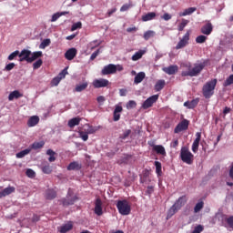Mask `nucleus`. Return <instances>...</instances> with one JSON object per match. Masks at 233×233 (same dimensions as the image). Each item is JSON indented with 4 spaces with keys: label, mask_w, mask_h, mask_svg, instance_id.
<instances>
[{
    "label": "nucleus",
    "mask_w": 233,
    "mask_h": 233,
    "mask_svg": "<svg viewBox=\"0 0 233 233\" xmlns=\"http://www.w3.org/2000/svg\"><path fill=\"white\" fill-rule=\"evenodd\" d=\"M186 68H187L188 71H183L181 73V76L183 77H196L198 74H201V71L203 68H205V64H196L195 66L192 68V66L190 63L185 65ZM192 68V69H190Z\"/></svg>",
    "instance_id": "f257e3e1"
},
{
    "label": "nucleus",
    "mask_w": 233,
    "mask_h": 233,
    "mask_svg": "<svg viewBox=\"0 0 233 233\" xmlns=\"http://www.w3.org/2000/svg\"><path fill=\"white\" fill-rule=\"evenodd\" d=\"M218 85V79L213 78L206 83L202 86V96L205 99H210L212 96H214V90H216V86Z\"/></svg>",
    "instance_id": "f03ea898"
},
{
    "label": "nucleus",
    "mask_w": 233,
    "mask_h": 233,
    "mask_svg": "<svg viewBox=\"0 0 233 233\" xmlns=\"http://www.w3.org/2000/svg\"><path fill=\"white\" fill-rule=\"evenodd\" d=\"M187 203V197L182 196L180 197L175 204L168 209L167 215V219H170L172 216H174L178 210L181 209V207Z\"/></svg>",
    "instance_id": "7ed1b4c3"
},
{
    "label": "nucleus",
    "mask_w": 233,
    "mask_h": 233,
    "mask_svg": "<svg viewBox=\"0 0 233 233\" xmlns=\"http://www.w3.org/2000/svg\"><path fill=\"white\" fill-rule=\"evenodd\" d=\"M116 208L121 216H128V214H130L132 211L130 203L127 199L117 200Z\"/></svg>",
    "instance_id": "20e7f679"
},
{
    "label": "nucleus",
    "mask_w": 233,
    "mask_h": 233,
    "mask_svg": "<svg viewBox=\"0 0 233 233\" xmlns=\"http://www.w3.org/2000/svg\"><path fill=\"white\" fill-rule=\"evenodd\" d=\"M180 159L187 165H192L194 163V155L188 150V147H183L180 150Z\"/></svg>",
    "instance_id": "39448f33"
},
{
    "label": "nucleus",
    "mask_w": 233,
    "mask_h": 233,
    "mask_svg": "<svg viewBox=\"0 0 233 233\" xmlns=\"http://www.w3.org/2000/svg\"><path fill=\"white\" fill-rule=\"evenodd\" d=\"M77 199V196L74 195V190L69 188L66 197L62 198L60 203H62L63 207H70V205H74Z\"/></svg>",
    "instance_id": "423d86ee"
},
{
    "label": "nucleus",
    "mask_w": 233,
    "mask_h": 233,
    "mask_svg": "<svg viewBox=\"0 0 233 233\" xmlns=\"http://www.w3.org/2000/svg\"><path fill=\"white\" fill-rule=\"evenodd\" d=\"M157 99H159V95H153L149 96L143 104L142 108L144 110H147V108H151L154 106V103H157Z\"/></svg>",
    "instance_id": "0eeeda50"
},
{
    "label": "nucleus",
    "mask_w": 233,
    "mask_h": 233,
    "mask_svg": "<svg viewBox=\"0 0 233 233\" xmlns=\"http://www.w3.org/2000/svg\"><path fill=\"white\" fill-rule=\"evenodd\" d=\"M188 41H190V31H187L179 40V42L176 46V50H181V48H185V46L188 45Z\"/></svg>",
    "instance_id": "6e6552de"
},
{
    "label": "nucleus",
    "mask_w": 233,
    "mask_h": 233,
    "mask_svg": "<svg viewBox=\"0 0 233 233\" xmlns=\"http://www.w3.org/2000/svg\"><path fill=\"white\" fill-rule=\"evenodd\" d=\"M117 72V66L114 64H109L106 66L101 71L102 76H110L111 74H116Z\"/></svg>",
    "instance_id": "1a4fd4ad"
},
{
    "label": "nucleus",
    "mask_w": 233,
    "mask_h": 233,
    "mask_svg": "<svg viewBox=\"0 0 233 233\" xmlns=\"http://www.w3.org/2000/svg\"><path fill=\"white\" fill-rule=\"evenodd\" d=\"M108 85H110V82L105 78L95 79L93 81L94 88H105L106 86H108Z\"/></svg>",
    "instance_id": "9d476101"
},
{
    "label": "nucleus",
    "mask_w": 233,
    "mask_h": 233,
    "mask_svg": "<svg viewBox=\"0 0 233 233\" xmlns=\"http://www.w3.org/2000/svg\"><path fill=\"white\" fill-rule=\"evenodd\" d=\"M188 125H189L188 120H187V119L182 120L175 127V129H174L175 134H179V132H183V130H187Z\"/></svg>",
    "instance_id": "9b49d317"
},
{
    "label": "nucleus",
    "mask_w": 233,
    "mask_h": 233,
    "mask_svg": "<svg viewBox=\"0 0 233 233\" xmlns=\"http://www.w3.org/2000/svg\"><path fill=\"white\" fill-rule=\"evenodd\" d=\"M32 56V51L28 50V49H23L20 53H19V61L21 63H23V61H26L27 63H30V57Z\"/></svg>",
    "instance_id": "f8f14e48"
},
{
    "label": "nucleus",
    "mask_w": 233,
    "mask_h": 233,
    "mask_svg": "<svg viewBox=\"0 0 233 233\" xmlns=\"http://www.w3.org/2000/svg\"><path fill=\"white\" fill-rule=\"evenodd\" d=\"M94 212L96 216H101L103 214V201H101V198H99L95 201Z\"/></svg>",
    "instance_id": "ddd939ff"
},
{
    "label": "nucleus",
    "mask_w": 233,
    "mask_h": 233,
    "mask_svg": "<svg viewBox=\"0 0 233 233\" xmlns=\"http://www.w3.org/2000/svg\"><path fill=\"white\" fill-rule=\"evenodd\" d=\"M150 147H152L153 152H156V154L158 156H167V150L165 149V147L154 144H151Z\"/></svg>",
    "instance_id": "4468645a"
},
{
    "label": "nucleus",
    "mask_w": 233,
    "mask_h": 233,
    "mask_svg": "<svg viewBox=\"0 0 233 233\" xmlns=\"http://www.w3.org/2000/svg\"><path fill=\"white\" fill-rule=\"evenodd\" d=\"M200 141H201V132H198L196 133V139L192 144V152H194V154H197V152L199 150Z\"/></svg>",
    "instance_id": "2eb2a0df"
},
{
    "label": "nucleus",
    "mask_w": 233,
    "mask_h": 233,
    "mask_svg": "<svg viewBox=\"0 0 233 233\" xmlns=\"http://www.w3.org/2000/svg\"><path fill=\"white\" fill-rule=\"evenodd\" d=\"M212 30H214V26H212V23L208 22L201 27L200 32L204 34V35H210Z\"/></svg>",
    "instance_id": "dca6fc26"
},
{
    "label": "nucleus",
    "mask_w": 233,
    "mask_h": 233,
    "mask_svg": "<svg viewBox=\"0 0 233 233\" xmlns=\"http://www.w3.org/2000/svg\"><path fill=\"white\" fill-rule=\"evenodd\" d=\"M77 56V49L76 47L69 48L66 53H65V57L67 59V61H72L74 57Z\"/></svg>",
    "instance_id": "f3484780"
},
{
    "label": "nucleus",
    "mask_w": 233,
    "mask_h": 233,
    "mask_svg": "<svg viewBox=\"0 0 233 233\" xmlns=\"http://www.w3.org/2000/svg\"><path fill=\"white\" fill-rule=\"evenodd\" d=\"M15 192V187L9 186L3 189V191L0 192V199L1 198H6V196H10V194H14Z\"/></svg>",
    "instance_id": "a211bd4d"
},
{
    "label": "nucleus",
    "mask_w": 233,
    "mask_h": 233,
    "mask_svg": "<svg viewBox=\"0 0 233 233\" xmlns=\"http://www.w3.org/2000/svg\"><path fill=\"white\" fill-rule=\"evenodd\" d=\"M121 112H123V106H116L113 113V121H119L121 119Z\"/></svg>",
    "instance_id": "6ab92c4d"
},
{
    "label": "nucleus",
    "mask_w": 233,
    "mask_h": 233,
    "mask_svg": "<svg viewBox=\"0 0 233 233\" xmlns=\"http://www.w3.org/2000/svg\"><path fill=\"white\" fill-rule=\"evenodd\" d=\"M163 72H165V74H167L168 76H174V74H176L178 70L177 66H169L167 67H164Z\"/></svg>",
    "instance_id": "aec40b11"
},
{
    "label": "nucleus",
    "mask_w": 233,
    "mask_h": 233,
    "mask_svg": "<svg viewBox=\"0 0 233 233\" xmlns=\"http://www.w3.org/2000/svg\"><path fill=\"white\" fill-rule=\"evenodd\" d=\"M198 104H199V98H195L191 101H186L184 103V106H187V108H189V109H193V108H196Z\"/></svg>",
    "instance_id": "412c9836"
},
{
    "label": "nucleus",
    "mask_w": 233,
    "mask_h": 233,
    "mask_svg": "<svg viewBox=\"0 0 233 233\" xmlns=\"http://www.w3.org/2000/svg\"><path fill=\"white\" fill-rule=\"evenodd\" d=\"M82 132H84L85 134H96V132H97V127H94L88 124H86L84 126V130H82Z\"/></svg>",
    "instance_id": "4be33fe9"
},
{
    "label": "nucleus",
    "mask_w": 233,
    "mask_h": 233,
    "mask_svg": "<svg viewBox=\"0 0 233 233\" xmlns=\"http://www.w3.org/2000/svg\"><path fill=\"white\" fill-rule=\"evenodd\" d=\"M88 88V82L84 81L82 84H77L75 87V92H83Z\"/></svg>",
    "instance_id": "5701e85b"
},
{
    "label": "nucleus",
    "mask_w": 233,
    "mask_h": 233,
    "mask_svg": "<svg viewBox=\"0 0 233 233\" xmlns=\"http://www.w3.org/2000/svg\"><path fill=\"white\" fill-rule=\"evenodd\" d=\"M82 167L79 162L74 161L67 166V170H81Z\"/></svg>",
    "instance_id": "b1692460"
},
{
    "label": "nucleus",
    "mask_w": 233,
    "mask_h": 233,
    "mask_svg": "<svg viewBox=\"0 0 233 233\" xmlns=\"http://www.w3.org/2000/svg\"><path fill=\"white\" fill-rule=\"evenodd\" d=\"M19 97H23V94H21L19 91L15 90L11 92L8 96L9 101H14V99H19Z\"/></svg>",
    "instance_id": "393cba45"
},
{
    "label": "nucleus",
    "mask_w": 233,
    "mask_h": 233,
    "mask_svg": "<svg viewBox=\"0 0 233 233\" xmlns=\"http://www.w3.org/2000/svg\"><path fill=\"white\" fill-rule=\"evenodd\" d=\"M79 123H81V118L74 117L68 121L67 125H68L69 128H74V127H77V125H79Z\"/></svg>",
    "instance_id": "a878e982"
},
{
    "label": "nucleus",
    "mask_w": 233,
    "mask_h": 233,
    "mask_svg": "<svg viewBox=\"0 0 233 233\" xmlns=\"http://www.w3.org/2000/svg\"><path fill=\"white\" fill-rule=\"evenodd\" d=\"M39 57H43L42 51H35L34 53H31L29 63H34V61H35V59H39Z\"/></svg>",
    "instance_id": "bb28decb"
},
{
    "label": "nucleus",
    "mask_w": 233,
    "mask_h": 233,
    "mask_svg": "<svg viewBox=\"0 0 233 233\" xmlns=\"http://www.w3.org/2000/svg\"><path fill=\"white\" fill-rule=\"evenodd\" d=\"M196 10H198V8L188 7V8L185 9L184 12H180L179 16L185 17V15H190V14H194V12H196Z\"/></svg>",
    "instance_id": "cd10ccee"
},
{
    "label": "nucleus",
    "mask_w": 233,
    "mask_h": 233,
    "mask_svg": "<svg viewBox=\"0 0 233 233\" xmlns=\"http://www.w3.org/2000/svg\"><path fill=\"white\" fill-rule=\"evenodd\" d=\"M72 228H74V225L72 224V222H68L67 224H65L60 228V232L61 233L70 232Z\"/></svg>",
    "instance_id": "c85d7f7f"
},
{
    "label": "nucleus",
    "mask_w": 233,
    "mask_h": 233,
    "mask_svg": "<svg viewBox=\"0 0 233 233\" xmlns=\"http://www.w3.org/2000/svg\"><path fill=\"white\" fill-rule=\"evenodd\" d=\"M46 198L47 199H56V198H57V192L54 189H47L46 191Z\"/></svg>",
    "instance_id": "c756f323"
},
{
    "label": "nucleus",
    "mask_w": 233,
    "mask_h": 233,
    "mask_svg": "<svg viewBox=\"0 0 233 233\" xmlns=\"http://www.w3.org/2000/svg\"><path fill=\"white\" fill-rule=\"evenodd\" d=\"M39 123V116H31L28 121H27V126L28 127H35Z\"/></svg>",
    "instance_id": "7c9ffc66"
},
{
    "label": "nucleus",
    "mask_w": 233,
    "mask_h": 233,
    "mask_svg": "<svg viewBox=\"0 0 233 233\" xmlns=\"http://www.w3.org/2000/svg\"><path fill=\"white\" fill-rule=\"evenodd\" d=\"M152 19H156V13L150 12L144 15H142V21L147 23V21H152Z\"/></svg>",
    "instance_id": "2f4dec72"
},
{
    "label": "nucleus",
    "mask_w": 233,
    "mask_h": 233,
    "mask_svg": "<svg viewBox=\"0 0 233 233\" xmlns=\"http://www.w3.org/2000/svg\"><path fill=\"white\" fill-rule=\"evenodd\" d=\"M145 73L144 72H140L138 73L134 79V83L135 85H139V83H141L143 81V79H145Z\"/></svg>",
    "instance_id": "473e14b6"
},
{
    "label": "nucleus",
    "mask_w": 233,
    "mask_h": 233,
    "mask_svg": "<svg viewBox=\"0 0 233 233\" xmlns=\"http://www.w3.org/2000/svg\"><path fill=\"white\" fill-rule=\"evenodd\" d=\"M165 88V80H158L155 85L156 92H161Z\"/></svg>",
    "instance_id": "72a5a7b5"
},
{
    "label": "nucleus",
    "mask_w": 233,
    "mask_h": 233,
    "mask_svg": "<svg viewBox=\"0 0 233 233\" xmlns=\"http://www.w3.org/2000/svg\"><path fill=\"white\" fill-rule=\"evenodd\" d=\"M45 147V141L35 142L31 145V148L33 150H39V148H43Z\"/></svg>",
    "instance_id": "f704fd0d"
},
{
    "label": "nucleus",
    "mask_w": 233,
    "mask_h": 233,
    "mask_svg": "<svg viewBox=\"0 0 233 233\" xmlns=\"http://www.w3.org/2000/svg\"><path fill=\"white\" fill-rule=\"evenodd\" d=\"M144 55H145V51H143V50H140V51L135 53L132 56V61H139V59H141V57H143Z\"/></svg>",
    "instance_id": "c9c22d12"
},
{
    "label": "nucleus",
    "mask_w": 233,
    "mask_h": 233,
    "mask_svg": "<svg viewBox=\"0 0 233 233\" xmlns=\"http://www.w3.org/2000/svg\"><path fill=\"white\" fill-rule=\"evenodd\" d=\"M31 151H32L31 148H27V149L22 150V151H20V152H18L16 154V157L18 159H21V158L25 157V156H28V153L31 152Z\"/></svg>",
    "instance_id": "e433bc0d"
},
{
    "label": "nucleus",
    "mask_w": 233,
    "mask_h": 233,
    "mask_svg": "<svg viewBox=\"0 0 233 233\" xmlns=\"http://www.w3.org/2000/svg\"><path fill=\"white\" fill-rule=\"evenodd\" d=\"M46 155H47V156H50V157L48 158V161H49L50 163H54V161H56V153L54 152V150H52V149H47Z\"/></svg>",
    "instance_id": "4c0bfd02"
},
{
    "label": "nucleus",
    "mask_w": 233,
    "mask_h": 233,
    "mask_svg": "<svg viewBox=\"0 0 233 233\" xmlns=\"http://www.w3.org/2000/svg\"><path fill=\"white\" fill-rule=\"evenodd\" d=\"M188 23H190V21L183 18L182 22L178 25V32H183L185 30V26H187V25H188Z\"/></svg>",
    "instance_id": "58836bf2"
},
{
    "label": "nucleus",
    "mask_w": 233,
    "mask_h": 233,
    "mask_svg": "<svg viewBox=\"0 0 233 233\" xmlns=\"http://www.w3.org/2000/svg\"><path fill=\"white\" fill-rule=\"evenodd\" d=\"M155 167H156V173L157 176H161L163 174V171L161 170V162L159 161H155Z\"/></svg>",
    "instance_id": "ea45409f"
},
{
    "label": "nucleus",
    "mask_w": 233,
    "mask_h": 233,
    "mask_svg": "<svg viewBox=\"0 0 233 233\" xmlns=\"http://www.w3.org/2000/svg\"><path fill=\"white\" fill-rule=\"evenodd\" d=\"M233 86V75H230L223 83V86Z\"/></svg>",
    "instance_id": "a19ab883"
},
{
    "label": "nucleus",
    "mask_w": 233,
    "mask_h": 233,
    "mask_svg": "<svg viewBox=\"0 0 233 233\" xmlns=\"http://www.w3.org/2000/svg\"><path fill=\"white\" fill-rule=\"evenodd\" d=\"M156 35V32L154 31H147L146 33H144V39L145 41H148V39H150L151 37H154Z\"/></svg>",
    "instance_id": "79ce46f5"
},
{
    "label": "nucleus",
    "mask_w": 233,
    "mask_h": 233,
    "mask_svg": "<svg viewBox=\"0 0 233 233\" xmlns=\"http://www.w3.org/2000/svg\"><path fill=\"white\" fill-rule=\"evenodd\" d=\"M50 43H51L50 38L44 39L40 44L39 48H41L42 50H45L46 46H50Z\"/></svg>",
    "instance_id": "37998d69"
},
{
    "label": "nucleus",
    "mask_w": 233,
    "mask_h": 233,
    "mask_svg": "<svg viewBox=\"0 0 233 233\" xmlns=\"http://www.w3.org/2000/svg\"><path fill=\"white\" fill-rule=\"evenodd\" d=\"M68 74V67H66L65 69H63L56 77L61 79H65V77H66V75Z\"/></svg>",
    "instance_id": "c03bdc74"
},
{
    "label": "nucleus",
    "mask_w": 233,
    "mask_h": 233,
    "mask_svg": "<svg viewBox=\"0 0 233 233\" xmlns=\"http://www.w3.org/2000/svg\"><path fill=\"white\" fill-rule=\"evenodd\" d=\"M207 41V36L200 35L198 36H197L196 38V43H198V45H201L203 43H206Z\"/></svg>",
    "instance_id": "a18cd8bd"
},
{
    "label": "nucleus",
    "mask_w": 233,
    "mask_h": 233,
    "mask_svg": "<svg viewBox=\"0 0 233 233\" xmlns=\"http://www.w3.org/2000/svg\"><path fill=\"white\" fill-rule=\"evenodd\" d=\"M42 66H43V60L38 59L36 62H35L33 64V68H34V70H37V69L41 68Z\"/></svg>",
    "instance_id": "49530a36"
},
{
    "label": "nucleus",
    "mask_w": 233,
    "mask_h": 233,
    "mask_svg": "<svg viewBox=\"0 0 233 233\" xmlns=\"http://www.w3.org/2000/svg\"><path fill=\"white\" fill-rule=\"evenodd\" d=\"M42 171L44 172V174H52V167L47 164L42 167Z\"/></svg>",
    "instance_id": "de8ad7c7"
},
{
    "label": "nucleus",
    "mask_w": 233,
    "mask_h": 233,
    "mask_svg": "<svg viewBox=\"0 0 233 233\" xmlns=\"http://www.w3.org/2000/svg\"><path fill=\"white\" fill-rule=\"evenodd\" d=\"M78 28H83V24L81 22H76V23L73 24V25L71 27V31L75 32V30H77Z\"/></svg>",
    "instance_id": "09e8293b"
},
{
    "label": "nucleus",
    "mask_w": 233,
    "mask_h": 233,
    "mask_svg": "<svg viewBox=\"0 0 233 233\" xmlns=\"http://www.w3.org/2000/svg\"><path fill=\"white\" fill-rule=\"evenodd\" d=\"M17 56H18V57H19V51H18V50H16V51H15V52L11 53V54L8 56V60H9V61H14V59H15V57H17Z\"/></svg>",
    "instance_id": "8fccbe9b"
},
{
    "label": "nucleus",
    "mask_w": 233,
    "mask_h": 233,
    "mask_svg": "<svg viewBox=\"0 0 233 233\" xmlns=\"http://www.w3.org/2000/svg\"><path fill=\"white\" fill-rule=\"evenodd\" d=\"M78 134L81 139H83V141H88V135L85 133V131L79 130Z\"/></svg>",
    "instance_id": "3c124183"
},
{
    "label": "nucleus",
    "mask_w": 233,
    "mask_h": 233,
    "mask_svg": "<svg viewBox=\"0 0 233 233\" xmlns=\"http://www.w3.org/2000/svg\"><path fill=\"white\" fill-rule=\"evenodd\" d=\"M203 205H204L203 201L197 203L194 208V212L196 213L199 212L201 208H203Z\"/></svg>",
    "instance_id": "603ef678"
},
{
    "label": "nucleus",
    "mask_w": 233,
    "mask_h": 233,
    "mask_svg": "<svg viewBox=\"0 0 233 233\" xmlns=\"http://www.w3.org/2000/svg\"><path fill=\"white\" fill-rule=\"evenodd\" d=\"M203 230H205V228L202 225H198L197 227H195L192 233H201L203 232Z\"/></svg>",
    "instance_id": "864d4df0"
},
{
    "label": "nucleus",
    "mask_w": 233,
    "mask_h": 233,
    "mask_svg": "<svg viewBox=\"0 0 233 233\" xmlns=\"http://www.w3.org/2000/svg\"><path fill=\"white\" fill-rule=\"evenodd\" d=\"M130 134H132V130L127 129L126 130L120 137V139H127V137H128V136H130Z\"/></svg>",
    "instance_id": "5fc2aeb1"
},
{
    "label": "nucleus",
    "mask_w": 233,
    "mask_h": 233,
    "mask_svg": "<svg viewBox=\"0 0 233 233\" xmlns=\"http://www.w3.org/2000/svg\"><path fill=\"white\" fill-rule=\"evenodd\" d=\"M136 106H137V103H136V101H134V100H130L127 104V108H136Z\"/></svg>",
    "instance_id": "6e6d98bb"
},
{
    "label": "nucleus",
    "mask_w": 233,
    "mask_h": 233,
    "mask_svg": "<svg viewBox=\"0 0 233 233\" xmlns=\"http://www.w3.org/2000/svg\"><path fill=\"white\" fill-rule=\"evenodd\" d=\"M25 174L27 177H35V172L33 169H27Z\"/></svg>",
    "instance_id": "4d7b16f0"
},
{
    "label": "nucleus",
    "mask_w": 233,
    "mask_h": 233,
    "mask_svg": "<svg viewBox=\"0 0 233 233\" xmlns=\"http://www.w3.org/2000/svg\"><path fill=\"white\" fill-rule=\"evenodd\" d=\"M101 53L100 49H97L96 51H95L91 56H90V61H94V59H96V57H97V56H99V54Z\"/></svg>",
    "instance_id": "13d9d810"
},
{
    "label": "nucleus",
    "mask_w": 233,
    "mask_h": 233,
    "mask_svg": "<svg viewBox=\"0 0 233 233\" xmlns=\"http://www.w3.org/2000/svg\"><path fill=\"white\" fill-rule=\"evenodd\" d=\"M15 66V63H10L5 66V70H6L7 72H10V70H14Z\"/></svg>",
    "instance_id": "bf43d9fd"
},
{
    "label": "nucleus",
    "mask_w": 233,
    "mask_h": 233,
    "mask_svg": "<svg viewBox=\"0 0 233 233\" xmlns=\"http://www.w3.org/2000/svg\"><path fill=\"white\" fill-rule=\"evenodd\" d=\"M59 17H61V15H59V13L54 14L51 18V23H56V21H57Z\"/></svg>",
    "instance_id": "052dcab7"
},
{
    "label": "nucleus",
    "mask_w": 233,
    "mask_h": 233,
    "mask_svg": "<svg viewBox=\"0 0 233 233\" xmlns=\"http://www.w3.org/2000/svg\"><path fill=\"white\" fill-rule=\"evenodd\" d=\"M59 83H61V80H60V78H58V76L53 78L52 85L54 86H57V85H59Z\"/></svg>",
    "instance_id": "680f3d73"
},
{
    "label": "nucleus",
    "mask_w": 233,
    "mask_h": 233,
    "mask_svg": "<svg viewBox=\"0 0 233 233\" xmlns=\"http://www.w3.org/2000/svg\"><path fill=\"white\" fill-rule=\"evenodd\" d=\"M96 101L98 104L103 105V103H105V101H106V99L105 98V96H97Z\"/></svg>",
    "instance_id": "e2e57ef3"
},
{
    "label": "nucleus",
    "mask_w": 233,
    "mask_h": 233,
    "mask_svg": "<svg viewBox=\"0 0 233 233\" xmlns=\"http://www.w3.org/2000/svg\"><path fill=\"white\" fill-rule=\"evenodd\" d=\"M153 192H154V187H153V186H148V187H147V191H146V194H147V196H150V195H152Z\"/></svg>",
    "instance_id": "0e129e2a"
},
{
    "label": "nucleus",
    "mask_w": 233,
    "mask_h": 233,
    "mask_svg": "<svg viewBox=\"0 0 233 233\" xmlns=\"http://www.w3.org/2000/svg\"><path fill=\"white\" fill-rule=\"evenodd\" d=\"M162 18L164 19V21H170V19H172V15H170V14L166 13L163 15Z\"/></svg>",
    "instance_id": "69168bd1"
},
{
    "label": "nucleus",
    "mask_w": 233,
    "mask_h": 233,
    "mask_svg": "<svg viewBox=\"0 0 233 233\" xmlns=\"http://www.w3.org/2000/svg\"><path fill=\"white\" fill-rule=\"evenodd\" d=\"M177 145H179V141L177 139L173 140L171 143V147L173 148H177Z\"/></svg>",
    "instance_id": "338daca9"
},
{
    "label": "nucleus",
    "mask_w": 233,
    "mask_h": 233,
    "mask_svg": "<svg viewBox=\"0 0 233 233\" xmlns=\"http://www.w3.org/2000/svg\"><path fill=\"white\" fill-rule=\"evenodd\" d=\"M128 8H130L129 5H122V7L120 8V12H127V10H128Z\"/></svg>",
    "instance_id": "774afa93"
}]
</instances>
